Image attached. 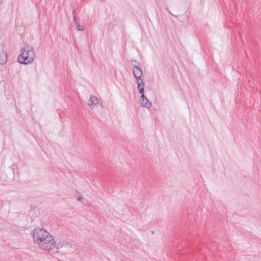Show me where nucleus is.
Wrapping results in <instances>:
<instances>
[{"label": "nucleus", "instance_id": "f257e3e1", "mask_svg": "<svg viewBox=\"0 0 261 261\" xmlns=\"http://www.w3.org/2000/svg\"><path fill=\"white\" fill-rule=\"evenodd\" d=\"M33 240L38 247L45 251L53 254L62 247L56 243L53 236L45 229L36 228L33 232Z\"/></svg>", "mask_w": 261, "mask_h": 261}, {"label": "nucleus", "instance_id": "f03ea898", "mask_svg": "<svg viewBox=\"0 0 261 261\" xmlns=\"http://www.w3.org/2000/svg\"><path fill=\"white\" fill-rule=\"evenodd\" d=\"M35 57L33 47L29 44H25L21 50V54L18 57V62L25 65L32 63Z\"/></svg>", "mask_w": 261, "mask_h": 261}, {"label": "nucleus", "instance_id": "7ed1b4c3", "mask_svg": "<svg viewBox=\"0 0 261 261\" xmlns=\"http://www.w3.org/2000/svg\"><path fill=\"white\" fill-rule=\"evenodd\" d=\"M133 74L136 79L138 88L144 87V83L142 78L143 72L141 68L133 66Z\"/></svg>", "mask_w": 261, "mask_h": 261}, {"label": "nucleus", "instance_id": "20e7f679", "mask_svg": "<svg viewBox=\"0 0 261 261\" xmlns=\"http://www.w3.org/2000/svg\"><path fill=\"white\" fill-rule=\"evenodd\" d=\"M144 88L141 87L138 88L139 92L141 94V100H140L141 105L142 107L149 109L151 107V103L149 102L147 98L145 96L144 94Z\"/></svg>", "mask_w": 261, "mask_h": 261}, {"label": "nucleus", "instance_id": "39448f33", "mask_svg": "<svg viewBox=\"0 0 261 261\" xmlns=\"http://www.w3.org/2000/svg\"><path fill=\"white\" fill-rule=\"evenodd\" d=\"M58 244H60L62 247L61 248L64 247L65 248V251H68L69 253H73L76 250V246L75 245L71 244L68 243L64 242L63 244L60 243H57Z\"/></svg>", "mask_w": 261, "mask_h": 261}, {"label": "nucleus", "instance_id": "423d86ee", "mask_svg": "<svg viewBox=\"0 0 261 261\" xmlns=\"http://www.w3.org/2000/svg\"><path fill=\"white\" fill-rule=\"evenodd\" d=\"M99 99L98 98L94 95H92L90 96L88 106L91 109H93L97 105Z\"/></svg>", "mask_w": 261, "mask_h": 261}, {"label": "nucleus", "instance_id": "0eeeda50", "mask_svg": "<svg viewBox=\"0 0 261 261\" xmlns=\"http://www.w3.org/2000/svg\"><path fill=\"white\" fill-rule=\"evenodd\" d=\"M7 61V55L3 50L0 51V64L4 65Z\"/></svg>", "mask_w": 261, "mask_h": 261}, {"label": "nucleus", "instance_id": "6e6552de", "mask_svg": "<svg viewBox=\"0 0 261 261\" xmlns=\"http://www.w3.org/2000/svg\"><path fill=\"white\" fill-rule=\"evenodd\" d=\"M73 17L74 23L75 25H76V29L79 31H83L84 28L83 26L81 25L80 23V19L76 18L75 15H74Z\"/></svg>", "mask_w": 261, "mask_h": 261}, {"label": "nucleus", "instance_id": "1a4fd4ad", "mask_svg": "<svg viewBox=\"0 0 261 261\" xmlns=\"http://www.w3.org/2000/svg\"><path fill=\"white\" fill-rule=\"evenodd\" d=\"M75 197L76 198V200L79 201H82L84 197L80 192L76 191L75 195Z\"/></svg>", "mask_w": 261, "mask_h": 261}, {"label": "nucleus", "instance_id": "9d476101", "mask_svg": "<svg viewBox=\"0 0 261 261\" xmlns=\"http://www.w3.org/2000/svg\"><path fill=\"white\" fill-rule=\"evenodd\" d=\"M98 1L101 2V3H102L105 0H97Z\"/></svg>", "mask_w": 261, "mask_h": 261}]
</instances>
